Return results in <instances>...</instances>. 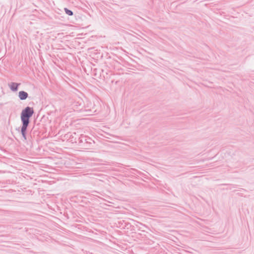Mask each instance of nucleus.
Returning <instances> with one entry per match:
<instances>
[{"mask_svg": "<svg viewBox=\"0 0 254 254\" xmlns=\"http://www.w3.org/2000/svg\"><path fill=\"white\" fill-rule=\"evenodd\" d=\"M34 114V110L33 108L27 107L22 110L21 114V120L22 122V126L21 127V133L23 136L25 138V132L27 126L29 123V119Z\"/></svg>", "mask_w": 254, "mask_h": 254, "instance_id": "nucleus-1", "label": "nucleus"}, {"mask_svg": "<svg viewBox=\"0 0 254 254\" xmlns=\"http://www.w3.org/2000/svg\"><path fill=\"white\" fill-rule=\"evenodd\" d=\"M18 96L21 100H25L28 97V94L25 91H21L19 92Z\"/></svg>", "mask_w": 254, "mask_h": 254, "instance_id": "nucleus-2", "label": "nucleus"}, {"mask_svg": "<svg viewBox=\"0 0 254 254\" xmlns=\"http://www.w3.org/2000/svg\"><path fill=\"white\" fill-rule=\"evenodd\" d=\"M19 84L12 82L9 84V87L10 89L13 91H17L18 89V86H19Z\"/></svg>", "mask_w": 254, "mask_h": 254, "instance_id": "nucleus-3", "label": "nucleus"}, {"mask_svg": "<svg viewBox=\"0 0 254 254\" xmlns=\"http://www.w3.org/2000/svg\"><path fill=\"white\" fill-rule=\"evenodd\" d=\"M64 10H65L66 14H67L68 15H72L73 14L71 10H68L66 8H64Z\"/></svg>", "mask_w": 254, "mask_h": 254, "instance_id": "nucleus-4", "label": "nucleus"}]
</instances>
